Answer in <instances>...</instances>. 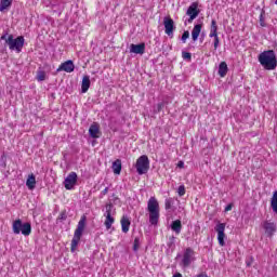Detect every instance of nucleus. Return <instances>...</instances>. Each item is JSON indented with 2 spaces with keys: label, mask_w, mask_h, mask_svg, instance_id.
Segmentation results:
<instances>
[{
  "label": "nucleus",
  "mask_w": 277,
  "mask_h": 277,
  "mask_svg": "<svg viewBox=\"0 0 277 277\" xmlns=\"http://www.w3.org/2000/svg\"><path fill=\"white\" fill-rule=\"evenodd\" d=\"M187 38H189V30H185L182 35V42L185 44L187 42Z\"/></svg>",
  "instance_id": "2f4dec72"
},
{
  "label": "nucleus",
  "mask_w": 277,
  "mask_h": 277,
  "mask_svg": "<svg viewBox=\"0 0 277 277\" xmlns=\"http://www.w3.org/2000/svg\"><path fill=\"white\" fill-rule=\"evenodd\" d=\"M134 241H135V243H137V239H135Z\"/></svg>",
  "instance_id": "79ce46f5"
},
{
  "label": "nucleus",
  "mask_w": 277,
  "mask_h": 277,
  "mask_svg": "<svg viewBox=\"0 0 277 277\" xmlns=\"http://www.w3.org/2000/svg\"><path fill=\"white\" fill-rule=\"evenodd\" d=\"M172 277H183V275L181 273H176Z\"/></svg>",
  "instance_id": "ea45409f"
},
{
  "label": "nucleus",
  "mask_w": 277,
  "mask_h": 277,
  "mask_svg": "<svg viewBox=\"0 0 277 277\" xmlns=\"http://www.w3.org/2000/svg\"><path fill=\"white\" fill-rule=\"evenodd\" d=\"M271 207L274 213H277V190L273 193V197L271 198Z\"/></svg>",
  "instance_id": "b1692460"
},
{
  "label": "nucleus",
  "mask_w": 277,
  "mask_h": 277,
  "mask_svg": "<svg viewBox=\"0 0 277 277\" xmlns=\"http://www.w3.org/2000/svg\"><path fill=\"white\" fill-rule=\"evenodd\" d=\"M163 26H164V34L169 36V38H174V29L176 27L174 26V19L170 16H166L163 18Z\"/></svg>",
  "instance_id": "1a4fd4ad"
},
{
  "label": "nucleus",
  "mask_w": 277,
  "mask_h": 277,
  "mask_svg": "<svg viewBox=\"0 0 277 277\" xmlns=\"http://www.w3.org/2000/svg\"><path fill=\"white\" fill-rule=\"evenodd\" d=\"M90 76H83L82 83H81V92L85 94L90 90Z\"/></svg>",
  "instance_id": "412c9836"
},
{
  "label": "nucleus",
  "mask_w": 277,
  "mask_h": 277,
  "mask_svg": "<svg viewBox=\"0 0 277 277\" xmlns=\"http://www.w3.org/2000/svg\"><path fill=\"white\" fill-rule=\"evenodd\" d=\"M134 250H137V245H134Z\"/></svg>",
  "instance_id": "a19ab883"
},
{
  "label": "nucleus",
  "mask_w": 277,
  "mask_h": 277,
  "mask_svg": "<svg viewBox=\"0 0 277 277\" xmlns=\"http://www.w3.org/2000/svg\"><path fill=\"white\" fill-rule=\"evenodd\" d=\"M166 107V103H158L157 104V108L154 110L155 114H161V111L163 110V108Z\"/></svg>",
  "instance_id": "c85d7f7f"
},
{
  "label": "nucleus",
  "mask_w": 277,
  "mask_h": 277,
  "mask_svg": "<svg viewBox=\"0 0 277 277\" xmlns=\"http://www.w3.org/2000/svg\"><path fill=\"white\" fill-rule=\"evenodd\" d=\"M120 224L122 233H129V228H131V221L129 220V216L123 215L120 220Z\"/></svg>",
  "instance_id": "f3484780"
},
{
  "label": "nucleus",
  "mask_w": 277,
  "mask_h": 277,
  "mask_svg": "<svg viewBox=\"0 0 277 277\" xmlns=\"http://www.w3.org/2000/svg\"><path fill=\"white\" fill-rule=\"evenodd\" d=\"M147 211L149 213V224H151V226H157L160 217L159 201L157 198H149L147 201Z\"/></svg>",
  "instance_id": "20e7f679"
},
{
  "label": "nucleus",
  "mask_w": 277,
  "mask_h": 277,
  "mask_svg": "<svg viewBox=\"0 0 277 277\" xmlns=\"http://www.w3.org/2000/svg\"><path fill=\"white\" fill-rule=\"evenodd\" d=\"M228 75V64L226 62H221L219 65V77H226Z\"/></svg>",
  "instance_id": "6ab92c4d"
},
{
  "label": "nucleus",
  "mask_w": 277,
  "mask_h": 277,
  "mask_svg": "<svg viewBox=\"0 0 277 277\" xmlns=\"http://www.w3.org/2000/svg\"><path fill=\"white\" fill-rule=\"evenodd\" d=\"M113 172L114 174H120L122 172V160L117 159L113 162Z\"/></svg>",
  "instance_id": "5701e85b"
},
{
  "label": "nucleus",
  "mask_w": 277,
  "mask_h": 277,
  "mask_svg": "<svg viewBox=\"0 0 277 277\" xmlns=\"http://www.w3.org/2000/svg\"><path fill=\"white\" fill-rule=\"evenodd\" d=\"M85 222H88V217L82 215L78 222L77 228L74 232V237L70 243V252L77 251L81 237H83V232L85 230Z\"/></svg>",
  "instance_id": "7ed1b4c3"
},
{
  "label": "nucleus",
  "mask_w": 277,
  "mask_h": 277,
  "mask_svg": "<svg viewBox=\"0 0 277 277\" xmlns=\"http://www.w3.org/2000/svg\"><path fill=\"white\" fill-rule=\"evenodd\" d=\"M0 40H4L5 44H8L10 51H16V53H21L23 51V47H25V37L18 36L14 39V35H2Z\"/></svg>",
  "instance_id": "f03ea898"
},
{
  "label": "nucleus",
  "mask_w": 277,
  "mask_h": 277,
  "mask_svg": "<svg viewBox=\"0 0 277 277\" xmlns=\"http://www.w3.org/2000/svg\"><path fill=\"white\" fill-rule=\"evenodd\" d=\"M105 209H106V211L104 213V217H105L104 226H105L106 230H110L111 226H114V224L116 222V219L111 215L114 205L107 203L105 206Z\"/></svg>",
  "instance_id": "0eeeda50"
},
{
  "label": "nucleus",
  "mask_w": 277,
  "mask_h": 277,
  "mask_svg": "<svg viewBox=\"0 0 277 277\" xmlns=\"http://www.w3.org/2000/svg\"><path fill=\"white\" fill-rule=\"evenodd\" d=\"M12 230L14 235H21L22 233L24 237H29V235H31V223L29 222L23 223V220L16 219L12 223Z\"/></svg>",
  "instance_id": "39448f33"
},
{
  "label": "nucleus",
  "mask_w": 277,
  "mask_h": 277,
  "mask_svg": "<svg viewBox=\"0 0 277 277\" xmlns=\"http://www.w3.org/2000/svg\"><path fill=\"white\" fill-rule=\"evenodd\" d=\"M12 1L13 0H1L0 12H3V10H8V8H10V5H12Z\"/></svg>",
  "instance_id": "a878e982"
},
{
  "label": "nucleus",
  "mask_w": 277,
  "mask_h": 277,
  "mask_svg": "<svg viewBox=\"0 0 277 277\" xmlns=\"http://www.w3.org/2000/svg\"><path fill=\"white\" fill-rule=\"evenodd\" d=\"M130 53H135L136 55H144L146 53V43L142 42L138 44L130 45Z\"/></svg>",
  "instance_id": "2eb2a0df"
},
{
  "label": "nucleus",
  "mask_w": 277,
  "mask_h": 277,
  "mask_svg": "<svg viewBox=\"0 0 277 277\" xmlns=\"http://www.w3.org/2000/svg\"><path fill=\"white\" fill-rule=\"evenodd\" d=\"M209 38L214 39V51H217V48L220 47V37L217 35H209Z\"/></svg>",
  "instance_id": "bb28decb"
},
{
  "label": "nucleus",
  "mask_w": 277,
  "mask_h": 277,
  "mask_svg": "<svg viewBox=\"0 0 277 277\" xmlns=\"http://www.w3.org/2000/svg\"><path fill=\"white\" fill-rule=\"evenodd\" d=\"M174 236H171L170 238H169V243H168V246H169V248H172V245L174 243Z\"/></svg>",
  "instance_id": "c9c22d12"
},
{
  "label": "nucleus",
  "mask_w": 277,
  "mask_h": 277,
  "mask_svg": "<svg viewBox=\"0 0 277 277\" xmlns=\"http://www.w3.org/2000/svg\"><path fill=\"white\" fill-rule=\"evenodd\" d=\"M62 70L64 72H75V63L70 60L62 63L57 68V72H62Z\"/></svg>",
  "instance_id": "4468645a"
},
{
  "label": "nucleus",
  "mask_w": 277,
  "mask_h": 277,
  "mask_svg": "<svg viewBox=\"0 0 277 277\" xmlns=\"http://www.w3.org/2000/svg\"><path fill=\"white\" fill-rule=\"evenodd\" d=\"M183 60L192 61V53L189 52H182Z\"/></svg>",
  "instance_id": "473e14b6"
},
{
  "label": "nucleus",
  "mask_w": 277,
  "mask_h": 277,
  "mask_svg": "<svg viewBox=\"0 0 277 277\" xmlns=\"http://www.w3.org/2000/svg\"><path fill=\"white\" fill-rule=\"evenodd\" d=\"M201 31H202V24H196L192 30V38L194 42L198 40Z\"/></svg>",
  "instance_id": "a211bd4d"
},
{
  "label": "nucleus",
  "mask_w": 277,
  "mask_h": 277,
  "mask_svg": "<svg viewBox=\"0 0 277 277\" xmlns=\"http://www.w3.org/2000/svg\"><path fill=\"white\" fill-rule=\"evenodd\" d=\"M89 134L93 140H97V137H101V127L98 123H92L89 128Z\"/></svg>",
  "instance_id": "dca6fc26"
},
{
  "label": "nucleus",
  "mask_w": 277,
  "mask_h": 277,
  "mask_svg": "<svg viewBox=\"0 0 277 277\" xmlns=\"http://www.w3.org/2000/svg\"><path fill=\"white\" fill-rule=\"evenodd\" d=\"M276 5H277V0L275 1Z\"/></svg>",
  "instance_id": "37998d69"
},
{
  "label": "nucleus",
  "mask_w": 277,
  "mask_h": 277,
  "mask_svg": "<svg viewBox=\"0 0 277 277\" xmlns=\"http://www.w3.org/2000/svg\"><path fill=\"white\" fill-rule=\"evenodd\" d=\"M5 51H8V47H0V53H5Z\"/></svg>",
  "instance_id": "4c0bfd02"
},
{
  "label": "nucleus",
  "mask_w": 277,
  "mask_h": 277,
  "mask_svg": "<svg viewBox=\"0 0 277 277\" xmlns=\"http://www.w3.org/2000/svg\"><path fill=\"white\" fill-rule=\"evenodd\" d=\"M188 18V23H194L195 18H198V14H200V10H198V2H193L187 11H186Z\"/></svg>",
  "instance_id": "9b49d317"
},
{
  "label": "nucleus",
  "mask_w": 277,
  "mask_h": 277,
  "mask_svg": "<svg viewBox=\"0 0 277 277\" xmlns=\"http://www.w3.org/2000/svg\"><path fill=\"white\" fill-rule=\"evenodd\" d=\"M177 166H179V168H183V167L185 166V163H184L183 161H180V162L177 163Z\"/></svg>",
  "instance_id": "58836bf2"
},
{
  "label": "nucleus",
  "mask_w": 277,
  "mask_h": 277,
  "mask_svg": "<svg viewBox=\"0 0 277 277\" xmlns=\"http://www.w3.org/2000/svg\"><path fill=\"white\" fill-rule=\"evenodd\" d=\"M135 169L137 174H146L150 170V160L148 156L142 155L136 159Z\"/></svg>",
  "instance_id": "423d86ee"
},
{
  "label": "nucleus",
  "mask_w": 277,
  "mask_h": 277,
  "mask_svg": "<svg viewBox=\"0 0 277 277\" xmlns=\"http://www.w3.org/2000/svg\"><path fill=\"white\" fill-rule=\"evenodd\" d=\"M228 211H233V203H228V205L225 207V213H228Z\"/></svg>",
  "instance_id": "f704fd0d"
},
{
  "label": "nucleus",
  "mask_w": 277,
  "mask_h": 277,
  "mask_svg": "<svg viewBox=\"0 0 277 277\" xmlns=\"http://www.w3.org/2000/svg\"><path fill=\"white\" fill-rule=\"evenodd\" d=\"M164 209L167 211L172 209V199H166V201H164Z\"/></svg>",
  "instance_id": "7c9ffc66"
},
{
  "label": "nucleus",
  "mask_w": 277,
  "mask_h": 277,
  "mask_svg": "<svg viewBox=\"0 0 277 277\" xmlns=\"http://www.w3.org/2000/svg\"><path fill=\"white\" fill-rule=\"evenodd\" d=\"M214 230L215 233H217L219 245L221 247L226 246V242L224 241V239H226V233H224V230H226V223L216 224V226L214 227Z\"/></svg>",
  "instance_id": "6e6552de"
},
{
  "label": "nucleus",
  "mask_w": 277,
  "mask_h": 277,
  "mask_svg": "<svg viewBox=\"0 0 277 277\" xmlns=\"http://www.w3.org/2000/svg\"><path fill=\"white\" fill-rule=\"evenodd\" d=\"M47 72L44 70H40L37 72V81H45Z\"/></svg>",
  "instance_id": "cd10ccee"
},
{
  "label": "nucleus",
  "mask_w": 277,
  "mask_h": 277,
  "mask_svg": "<svg viewBox=\"0 0 277 277\" xmlns=\"http://www.w3.org/2000/svg\"><path fill=\"white\" fill-rule=\"evenodd\" d=\"M177 194H179L180 197L185 196V194H186L185 185H180V186H179V188H177Z\"/></svg>",
  "instance_id": "c756f323"
},
{
  "label": "nucleus",
  "mask_w": 277,
  "mask_h": 277,
  "mask_svg": "<svg viewBox=\"0 0 277 277\" xmlns=\"http://www.w3.org/2000/svg\"><path fill=\"white\" fill-rule=\"evenodd\" d=\"M194 249L186 248L182 258V265L183 267H189L192 265V262L194 261Z\"/></svg>",
  "instance_id": "f8f14e48"
},
{
  "label": "nucleus",
  "mask_w": 277,
  "mask_h": 277,
  "mask_svg": "<svg viewBox=\"0 0 277 277\" xmlns=\"http://www.w3.org/2000/svg\"><path fill=\"white\" fill-rule=\"evenodd\" d=\"M78 176L77 172H70L64 181V187L67 190L75 189V185H77Z\"/></svg>",
  "instance_id": "9d476101"
},
{
  "label": "nucleus",
  "mask_w": 277,
  "mask_h": 277,
  "mask_svg": "<svg viewBox=\"0 0 277 277\" xmlns=\"http://www.w3.org/2000/svg\"><path fill=\"white\" fill-rule=\"evenodd\" d=\"M26 187L30 190L36 189V175H34V173L28 175V179L26 180Z\"/></svg>",
  "instance_id": "4be33fe9"
},
{
  "label": "nucleus",
  "mask_w": 277,
  "mask_h": 277,
  "mask_svg": "<svg viewBox=\"0 0 277 277\" xmlns=\"http://www.w3.org/2000/svg\"><path fill=\"white\" fill-rule=\"evenodd\" d=\"M262 226H263L265 235L267 237H274V235L277 230L276 223H274L272 221H264Z\"/></svg>",
  "instance_id": "ddd939ff"
},
{
  "label": "nucleus",
  "mask_w": 277,
  "mask_h": 277,
  "mask_svg": "<svg viewBox=\"0 0 277 277\" xmlns=\"http://www.w3.org/2000/svg\"><path fill=\"white\" fill-rule=\"evenodd\" d=\"M258 60L265 70H276L277 58L274 50H266L259 54Z\"/></svg>",
  "instance_id": "f257e3e1"
},
{
  "label": "nucleus",
  "mask_w": 277,
  "mask_h": 277,
  "mask_svg": "<svg viewBox=\"0 0 277 277\" xmlns=\"http://www.w3.org/2000/svg\"><path fill=\"white\" fill-rule=\"evenodd\" d=\"M171 229L173 233H176V235H181V230H183V224L181 223V220H175L171 224Z\"/></svg>",
  "instance_id": "aec40b11"
},
{
  "label": "nucleus",
  "mask_w": 277,
  "mask_h": 277,
  "mask_svg": "<svg viewBox=\"0 0 277 277\" xmlns=\"http://www.w3.org/2000/svg\"><path fill=\"white\" fill-rule=\"evenodd\" d=\"M215 35H217V22L215 19H212L209 36H215Z\"/></svg>",
  "instance_id": "393cba45"
},
{
  "label": "nucleus",
  "mask_w": 277,
  "mask_h": 277,
  "mask_svg": "<svg viewBox=\"0 0 277 277\" xmlns=\"http://www.w3.org/2000/svg\"><path fill=\"white\" fill-rule=\"evenodd\" d=\"M252 263H254V258H253V256H249V258L246 260V265H247V267H251V266H252Z\"/></svg>",
  "instance_id": "72a5a7b5"
},
{
  "label": "nucleus",
  "mask_w": 277,
  "mask_h": 277,
  "mask_svg": "<svg viewBox=\"0 0 277 277\" xmlns=\"http://www.w3.org/2000/svg\"><path fill=\"white\" fill-rule=\"evenodd\" d=\"M109 193V187H106L104 190H102V196H107Z\"/></svg>",
  "instance_id": "e433bc0d"
}]
</instances>
